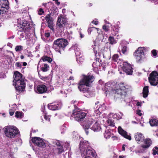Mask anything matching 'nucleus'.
<instances>
[{
	"mask_svg": "<svg viewBox=\"0 0 158 158\" xmlns=\"http://www.w3.org/2000/svg\"><path fill=\"white\" fill-rule=\"evenodd\" d=\"M98 31V28L95 27H91L88 29V33L90 34L92 31L97 32Z\"/></svg>",
	"mask_w": 158,
	"mask_h": 158,
	"instance_id": "36",
	"label": "nucleus"
},
{
	"mask_svg": "<svg viewBox=\"0 0 158 158\" xmlns=\"http://www.w3.org/2000/svg\"><path fill=\"white\" fill-rule=\"evenodd\" d=\"M80 37L81 38H83L84 36V35H82V34H81V33H80Z\"/></svg>",
	"mask_w": 158,
	"mask_h": 158,
	"instance_id": "59",
	"label": "nucleus"
},
{
	"mask_svg": "<svg viewBox=\"0 0 158 158\" xmlns=\"http://www.w3.org/2000/svg\"><path fill=\"white\" fill-rule=\"evenodd\" d=\"M143 143L141 145V147L144 149L148 148L152 144L151 140L149 139H143Z\"/></svg>",
	"mask_w": 158,
	"mask_h": 158,
	"instance_id": "21",
	"label": "nucleus"
},
{
	"mask_svg": "<svg viewBox=\"0 0 158 158\" xmlns=\"http://www.w3.org/2000/svg\"><path fill=\"white\" fill-rule=\"evenodd\" d=\"M8 3L7 0H0V15L7 11L9 8Z\"/></svg>",
	"mask_w": 158,
	"mask_h": 158,
	"instance_id": "11",
	"label": "nucleus"
},
{
	"mask_svg": "<svg viewBox=\"0 0 158 158\" xmlns=\"http://www.w3.org/2000/svg\"><path fill=\"white\" fill-rule=\"evenodd\" d=\"M41 59L44 62L47 61L49 63H50L52 61V60L51 58L47 56H44L42 57Z\"/></svg>",
	"mask_w": 158,
	"mask_h": 158,
	"instance_id": "32",
	"label": "nucleus"
},
{
	"mask_svg": "<svg viewBox=\"0 0 158 158\" xmlns=\"http://www.w3.org/2000/svg\"><path fill=\"white\" fill-rule=\"evenodd\" d=\"M104 138L106 139H109L110 137L112 140L117 139V138L116 136H114L113 134H112L109 130L105 131L104 133Z\"/></svg>",
	"mask_w": 158,
	"mask_h": 158,
	"instance_id": "15",
	"label": "nucleus"
},
{
	"mask_svg": "<svg viewBox=\"0 0 158 158\" xmlns=\"http://www.w3.org/2000/svg\"><path fill=\"white\" fill-rule=\"evenodd\" d=\"M51 117V115H44V118L46 120L48 124H49L50 123V119Z\"/></svg>",
	"mask_w": 158,
	"mask_h": 158,
	"instance_id": "40",
	"label": "nucleus"
},
{
	"mask_svg": "<svg viewBox=\"0 0 158 158\" xmlns=\"http://www.w3.org/2000/svg\"><path fill=\"white\" fill-rule=\"evenodd\" d=\"M96 63L94 62L92 64V66H93V67H96L95 66V65L96 64Z\"/></svg>",
	"mask_w": 158,
	"mask_h": 158,
	"instance_id": "62",
	"label": "nucleus"
},
{
	"mask_svg": "<svg viewBox=\"0 0 158 158\" xmlns=\"http://www.w3.org/2000/svg\"><path fill=\"white\" fill-rule=\"evenodd\" d=\"M60 93L62 94H63L65 93V92L63 91V90H60Z\"/></svg>",
	"mask_w": 158,
	"mask_h": 158,
	"instance_id": "63",
	"label": "nucleus"
},
{
	"mask_svg": "<svg viewBox=\"0 0 158 158\" xmlns=\"http://www.w3.org/2000/svg\"><path fill=\"white\" fill-rule=\"evenodd\" d=\"M118 115L120 116V118H122V116H123V113H120L119 114H118Z\"/></svg>",
	"mask_w": 158,
	"mask_h": 158,
	"instance_id": "58",
	"label": "nucleus"
},
{
	"mask_svg": "<svg viewBox=\"0 0 158 158\" xmlns=\"http://www.w3.org/2000/svg\"><path fill=\"white\" fill-rule=\"evenodd\" d=\"M110 118H115L117 116V115L113 113H110L108 116Z\"/></svg>",
	"mask_w": 158,
	"mask_h": 158,
	"instance_id": "44",
	"label": "nucleus"
},
{
	"mask_svg": "<svg viewBox=\"0 0 158 158\" xmlns=\"http://www.w3.org/2000/svg\"><path fill=\"white\" fill-rule=\"evenodd\" d=\"M76 59L77 62L79 64H82L84 61V58L81 56L76 57Z\"/></svg>",
	"mask_w": 158,
	"mask_h": 158,
	"instance_id": "39",
	"label": "nucleus"
},
{
	"mask_svg": "<svg viewBox=\"0 0 158 158\" xmlns=\"http://www.w3.org/2000/svg\"><path fill=\"white\" fill-rule=\"evenodd\" d=\"M101 127L100 125L97 122H94V124L91 128V129L94 131H98L101 130Z\"/></svg>",
	"mask_w": 158,
	"mask_h": 158,
	"instance_id": "23",
	"label": "nucleus"
},
{
	"mask_svg": "<svg viewBox=\"0 0 158 158\" xmlns=\"http://www.w3.org/2000/svg\"><path fill=\"white\" fill-rule=\"evenodd\" d=\"M58 104L56 103H53L48 104V108L51 110H56L59 109Z\"/></svg>",
	"mask_w": 158,
	"mask_h": 158,
	"instance_id": "24",
	"label": "nucleus"
},
{
	"mask_svg": "<svg viewBox=\"0 0 158 158\" xmlns=\"http://www.w3.org/2000/svg\"><path fill=\"white\" fill-rule=\"evenodd\" d=\"M15 116L17 118L21 119L23 117L24 114L22 112L17 111L15 113Z\"/></svg>",
	"mask_w": 158,
	"mask_h": 158,
	"instance_id": "28",
	"label": "nucleus"
},
{
	"mask_svg": "<svg viewBox=\"0 0 158 158\" xmlns=\"http://www.w3.org/2000/svg\"><path fill=\"white\" fill-rule=\"evenodd\" d=\"M66 37L69 40L73 38V32L72 31H70L69 32H67L66 34Z\"/></svg>",
	"mask_w": 158,
	"mask_h": 158,
	"instance_id": "38",
	"label": "nucleus"
},
{
	"mask_svg": "<svg viewBox=\"0 0 158 158\" xmlns=\"http://www.w3.org/2000/svg\"><path fill=\"white\" fill-rule=\"evenodd\" d=\"M15 65L18 67H21V64L19 62H17L15 64Z\"/></svg>",
	"mask_w": 158,
	"mask_h": 158,
	"instance_id": "53",
	"label": "nucleus"
},
{
	"mask_svg": "<svg viewBox=\"0 0 158 158\" xmlns=\"http://www.w3.org/2000/svg\"><path fill=\"white\" fill-rule=\"evenodd\" d=\"M47 89V87L44 85H40L35 89L36 92L39 94H43L46 92Z\"/></svg>",
	"mask_w": 158,
	"mask_h": 158,
	"instance_id": "16",
	"label": "nucleus"
},
{
	"mask_svg": "<svg viewBox=\"0 0 158 158\" xmlns=\"http://www.w3.org/2000/svg\"><path fill=\"white\" fill-rule=\"evenodd\" d=\"M109 85H110V84H109L107 83H106L105 85V89H106V92H107L108 91L109 92V91L108 90V88L106 87V86H107Z\"/></svg>",
	"mask_w": 158,
	"mask_h": 158,
	"instance_id": "52",
	"label": "nucleus"
},
{
	"mask_svg": "<svg viewBox=\"0 0 158 158\" xmlns=\"http://www.w3.org/2000/svg\"><path fill=\"white\" fill-rule=\"evenodd\" d=\"M45 19L47 22L48 27L52 30H54L53 25V20L52 18L51 17L50 14H48L45 17Z\"/></svg>",
	"mask_w": 158,
	"mask_h": 158,
	"instance_id": "14",
	"label": "nucleus"
},
{
	"mask_svg": "<svg viewBox=\"0 0 158 158\" xmlns=\"http://www.w3.org/2000/svg\"><path fill=\"white\" fill-rule=\"evenodd\" d=\"M141 111L139 110H136V113L139 115L141 116L142 115V113L141 112Z\"/></svg>",
	"mask_w": 158,
	"mask_h": 158,
	"instance_id": "50",
	"label": "nucleus"
},
{
	"mask_svg": "<svg viewBox=\"0 0 158 158\" xmlns=\"http://www.w3.org/2000/svg\"><path fill=\"white\" fill-rule=\"evenodd\" d=\"M92 23H94L95 25H97L98 23V21H93L92 22Z\"/></svg>",
	"mask_w": 158,
	"mask_h": 158,
	"instance_id": "55",
	"label": "nucleus"
},
{
	"mask_svg": "<svg viewBox=\"0 0 158 158\" xmlns=\"http://www.w3.org/2000/svg\"><path fill=\"white\" fill-rule=\"evenodd\" d=\"M149 81L151 85L156 86L158 83V73L156 72H152L148 78Z\"/></svg>",
	"mask_w": 158,
	"mask_h": 158,
	"instance_id": "9",
	"label": "nucleus"
},
{
	"mask_svg": "<svg viewBox=\"0 0 158 158\" xmlns=\"http://www.w3.org/2000/svg\"><path fill=\"white\" fill-rule=\"evenodd\" d=\"M113 60L115 62H118V54L114 55L112 57Z\"/></svg>",
	"mask_w": 158,
	"mask_h": 158,
	"instance_id": "42",
	"label": "nucleus"
},
{
	"mask_svg": "<svg viewBox=\"0 0 158 158\" xmlns=\"http://www.w3.org/2000/svg\"><path fill=\"white\" fill-rule=\"evenodd\" d=\"M52 142L54 146L57 147V148L55 149V151L56 153L58 154H60L64 152V149L63 148V146L59 140H54Z\"/></svg>",
	"mask_w": 158,
	"mask_h": 158,
	"instance_id": "13",
	"label": "nucleus"
},
{
	"mask_svg": "<svg viewBox=\"0 0 158 158\" xmlns=\"http://www.w3.org/2000/svg\"><path fill=\"white\" fill-rule=\"evenodd\" d=\"M130 88V86L129 85L123 83L119 85L118 89H112V90L115 93V97L120 98H125L124 102L128 103L130 102V100L127 99V97L126 96V93Z\"/></svg>",
	"mask_w": 158,
	"mask_h": 158,
	"instance_id": "2",
	"label": "nucleus"
},
{
	"mask_svg": "<svg viewBox=\"0 0 158 158\" xmlns=\"http://www.w3.org/2000/svg\"><path fill=\"white\" fill-rule=\"evenodd\" d=\"M144 47H139L134 53V55L137 62H141L145 60L146 57L144 52Z\"/></svg>",
	"mask_w": 158,
	"mask_h": 158,
	"instance_id": "7",
	"label": "nucleus"
},
{
	"mask_svg": "<svg viewBox=\"0 0 158 158\" xmlns=\"http://www.w3.org/2000/svg\"><path fill=\"white\" fill-rule=\"evenodd\" d=\"M148 86H145L143 90V97L146 98L147 97L148 94Z\"/></svg>",
	"mask_w": 158,
	"mask_h": 158,
	"instance_id": "27",
	"label": "nucleus"
},
{
	"mask_svg": "<svg viewBox=\"0 0 158 158\" xmlns=\"http://www.w3.org/2000/svg\"><path fill=\"white\" fill-rule=\"evenodd\" d=\"M80 150L83 158L86 156L87 152L91 151L93 153H95L94 151L89 146L88 141L86 140L81 141L80 143Z\"/></svg>",
	"mask_w": 158,
	"mask_h": 158,
	"instance_id": "6",
	"label": "nucleus"
},
{
	"mask_svg": "<svg viewBox=\"0 0 158 158\" xmlns=\"http://www.w3.org/2000/svg\"><path fill=\"white\" fill-rule=\"evenodd\" d=\"M86 156L83 158H96V155L95 153H93L91 151L87 152Z\"/></svg>",
	"mask_w": 158,
	"mask_h": 158,
	"instance_id": "26",
	"label": "nucleus"
},
{
	"mask_svg": "<svg viewBox=\"0 0 158 158\" xmlns=\"http://www.w3.org/2000/svg\"><path fill=\"white\" fill-rule=\"evenodd\" d=\"M128 48L127 46H124L122 48V51L123 53L125 54L127 51Z\"/></svg>",
	"mask_w": 158,
	"mask_h": 158,
	"instance_id": "45",
	"label": "nucleus"
},
{
	"mask_svg": "<svg viewBox=\"0 0 158 158\" xmlns=\"http://www.w3.org/2000/svg\"><path fill=\"white\" fill-rule=\"evenodd\" d=\"M45 35L47 37H49L50 36V34L49 32L45 33Z\"/></svg>",
	"mask_w": 158,
	"mask_h": 158,
	"instance_id": "54",
	"label": "nucleus"
},
{
	"mask_svg": "<svg viewBox=\"0 0 158 158\" xmlns=\"http://www.w3.org/2000/svg\"><path fill=\"white\" fill-rule=\"evenodd\" d=\"M72 48L75 50V55L76 56V57H79L80 55H81V53L80 52V49L77 47V45H75Z\"/></svg>",
	"mask_w": 158,
	"mask_h": 158,
	"instance_id": "25",
	"label": "nucleus"
},
{
	"mask_svg": "<svg viewBox=\"0 0 158 158\" xmlns=\"http://www.w3.org/2000/svg\"><path fill=\"white\" fill-rule=\"evenodd\" d=\"M103 29L106 32H107L109 30L108 26H107L106 25H104L103 26Z\"/></svg>",
	"mask_w": 158,
	"mask_h": 158,
	"instance_id": "47",
	"label": "nucleus"
},
{
	"mask_svg": "<svg viewBox=\"0 0 158 158\" xmlns=\"http://www.w3.org/2000/svg\"><path fill=\"white\" fill-rule=\"evenodd\" d=\"M13 81L14 85L17 90L19 91H23L25 89V84L22 75L18 71L14 73Z\"/></svg>",
	"mask_w": 158,
	"mask_h": 158,
	"instance_id": "3",
	"label": "nucleus"
},
{
	"mask_svg": "<svg viewBox=\"0 0 158 158\" xmlns=\"http://www.w3.org/2000/svg\"><path fill=\"white\" fill-rule=\"evenodd\" d=\"M4 130L5 135L11 139L16 137L19 133L17 128L13 126H8L5 127Z\"/></svg>",
	"mask_w": 158,
	"mask_h": 158,
	"instance_id": "5",
	"label": "nucleus"
},
{
	"mask_svg": "<svg viewBox=\"0 0 158 158\" xmlns=\"http://www.w3.org/2000/svg\"><path fill=\"white\" fill-rule=\"evenodd\" d=\"M14 110H13L11 109L10 110H9V113L11 116H12L14 114Z\"/></svg>",
	"mask_w": 158,
	"mask_h": 158,
	"instance_id": "51",
	"label": "nucleus"
},
{
	"mask_svg": "<svg viewBox=\"0 0 158 158\" xmlns=\"http://www.w3.org/2000/svg\"><path fill=\"white\" fill-rule=\"evenodd\" d=\"M49 69V66L46 64H44L41 67V70L44 72H46Z\"/></svg>",
	"mask_w": 158,
	"mask_h": 158,
	"instance_id": "35",
	"label": "nucleus"
},
{
	"mask_svg": "<svg viewBox=\"0 0 158 158\" xmlns=\"http://www.w3.org/2000/svg\"><path fill=\"white\" fill-rule=\"evenodd\" d=\"M108 41L110 44H115L117 43V40L114 39L113 37L110 36L108 38Z\"/></svg>",
	"mask_w": 158,
	"mask_h": 158,
	"instance_id": "34",
	"label": "nucleus"
},
{
	"mask_svg": "<svg viewBox=\"0 0 158 158\" xmlns=\"http://www.w3.org/2000/svg\"><path fill=\"white\" fill-rule=\"evenodd\" d=\"M92 48L94 53L95 55H96L97 54V50L98 49V47L97 45H96L95 42H93V44L92 46Z\"/></svg>",
	"mask_w": 158,
	"mask_h": 158,
	"instance_id": "30",
	"label": "nucleus"
},
{
	"mask_svg": "<svg viewBox=\"0 0 158 158\" xmlns=\"http://www.w3.org/2000/svg\"><path fill=\"white\" fill-rule=\"evenodd\" d=\"M152 53L153 55L154 56H156L157 55L156 51V50H153L152 51Z\"/></svg>",
	"mask_w": 158,
	"mask_h": 158,
	"instance_id": "48",
	"label": "nucleus"
},
{
	"mask_svg": "<svg viewBox=\"0 0 158 158\" xmlns=\"http://www.w3.org/2000/svg\"><path fill=\"white\" fill-rule=\"evenodd\" d=\"M124 145H123L122 147V151H125V148L124 147Z\"/></svg>",
	"mask_w": 158,
	"mask_h": 158,
	"instance_id": "61",
	"label": "nucleus"
},
{
	"mask_svg": "<svg viewBox=\"0 0 158 158\" xmlns=\"http://www.w3.org/2000/svg\"><path fill=\"white\" fill-rule=\"evenodd\" d=\"M149 123L152 126H157L158 124V121L156 119H152L150 120Z\"/></svg>",
	"mask_w": 158,
	"mask_h": 158,
	"instance_id": "29",
	"label": "nucleus"
},
{
	"mask_svg": "<svg viewBox=\"0 0 158 158\" xmlns=\"http://www.w3.org/2000/svg\"><path fill=\"white\" fill-rule=\"evenodd\" d=\"M134 138L135 140L138 143L139 142L143 140L144 136L141 133H136L134 135Z\"/></svg>",
	"mask_w": 158,
	"mask_h": 158,
	"instance_id": "20",
	"label": "nucleus"
},
{
	"mask_svg": "<svg viewBox=\"0 0 158 158\" xmlns=\"http://www.w3.org/2000/svg\"><path fill=\"white\" fill-rule=\"evenodd\" d=\"M95 122V121L94 120L92 119V118H89L88 121H86L83 126H85V125H89V127L90 125H91L93 123Z\"/></svg>",
	"mask_w": 158,
	"mask_h": 158,
	"instance_id": "33",
	"label": "nucleus"
},
{
	"mask_svg": "<svg viewBox=\"0 0 158 158\" xmlns=\"http://www.w3.org/2000/svg\"><path fill=\"white\" fill-rule=\"evenodd\" d=\"M20 25L22 26L21 29L22 30H27L29 31L30 29L29 24L26 20H24L20 22Z\"/></svg>",
	"mask_w": 158,
	"mask_h": 158,
	"instance_id": "18",
	"label": "nucleus"
},
{
	"mask_svg": "<svg viewBox=\"0 0 158 158\" xmlns=\"http://www.w3.org/2000/svg\"><path fill=\"white\" fill-rule=\"evenodd\" d=\"M66 22V20L64 18L61 16L59 17L57 23V27L60 28L63 27Z\"/></svg>",
	"mask_w": 158,
	"mask_h": 158,
	"instance_id": "17",
	"label": "nucleus"
},
{
	"mask_svg": "<svg viewBox=\"0 0 158 158\" xmlns=\"http://www.w3.org/2000/svg\"><path fill=\"white\" fill-rule=\"evenodd\" d=\"M84 128L85 129V131L86 134L88 135L89 132V125H85V126H84Z\"/></svg>",
	"mask_w": 158,
	"mask_h": 158,
	"instance_id": "43",
	"label": "nucleus"
},
{
	"mask_svg": "<svg viewBox=\"0 0 158 158\" xmlns=\"http://www.w3.org/2000/svg\"><path fill=\"white\" fill-rule=\"evenodd\" d=\"M106 122L109 126L112 127H114V121L112 119H109L107 120Z\"/></svg>",
	"mask_w": 158,
	"mask_h": 158,
	"instance_id": "37",
	"label": "nucleus"
},
{
	"mask_svg": "<svg viewBox=\"0 0 158 158\" xmlns=\"http://www.w3.org/2000/svg\"><path fill=\"white\" fill-rule=\"evenodd\" d=\"M29 31H27V30H22L20 28L19 30L18 31V34L19 35V39L21 40V39L23 38L25 35L27 36L28 35Z\"/></svg>",
	"mask_w": 158,
	"mask_h": 158,
	"instance_id": "22",
	"label": "nucleus"
},
{
	"mask_svg": "<svg viewBox=\"0 0 158 158\" xmlns=\"http://www.w3.org/2000/svg\"><path fill=\"white\" fill-rule=\"evenodd\" d=\"M68 41L65 39H58L53 43V48L57 52L60 53L61 50H64L68 44Z\"/></svg>",
	"mask_w": 158,
	"mask_h": 158,
	"instance_id": "4",
	"label": "nucleus"
},
{
	"mask_svg": "<svg viewBox=\"0 0 158 158\" xmlns=\"http://www.w3.org/2000/svg\"><path fill=\"white\" fill-rule=\"evenodd\" d=\"M136 105L137 106H140L141 105V103L139 102H137Z\"/></svg>",
	"mask_w": 158,
	"mask_h": 158,
	"instance_id": "57",
	"label": "nucleus"
},
{
	"mask_svg": "<svg viewBox=\"0 0 158 158\" xmlns=\"http://www.w3.org/2000/svg\"><path fill=\"white\" fill-rule=\"evenodd\" d=\"M152 154L153 155H155L156 154H158V148L157 147H155L152 150Z\"/></svg>",
	"mask_w": 158,
	"mask_h": 158,
	"instance_id": "41",
	"label": "nucleus"
},
{
	"mask_svg": "<svg viewBox=\"0 0 158 158\" xmlns=\"http://www.w3.org/2000/svg\"><path fill=\"white\" fill-rule=\"evenodd\" d=\"M86 116V114L82 111L75 110L71 115V117L74 118L75 120L80 121L82 120Z\"/></svg>",
	"mask_w": 158,
	"mask_h": 158,
	"instance_id": "8",
	"label": "nucleus"
},
{
	"mask_svg": "<svg viewBox=\"0 0 158 158\" xmlns=\"http://www.w3.org/2000/svg\"><path fill=\"white\" fill-rule=\"evenodd\" d=\"M31 141L33 143L41 148H44L46 146L45 141L40 138L36 137H33Z\"/></svg>",
	"mask_w": 158,
	"mask_h": 158,
	"instance_id": "10",
	"label": "nucleus"
},
{
	"mask_svg": "<svg viewBox=\"0 0 158 158\" xmlns=\"http://www.w3.org/2000/svg\"><path fill=\"white\" fill-rule=\"evenodd\" d=\"M125 157V156H119L118 158H124Z\"/></svg>",
	"mask_w": 158,
	"mask_h": 158,
	"instance_id": "64",
	"label": "nucleus"
},
{
	"mask_svg": "<svg viewBox=\"0 0 158 158\" xmlns=\"http://www.w3.org/2000/svg\"><path fill=\"white\" fill-rule=\"evenodd\" d=\"M39 77H40V79L42 80H44L46 78V77H44L43 76H41L40 74H39Z\"/></svg>",
	"mask_w": 158,
	"mask_h": 158,
	"instance_id": "56",
	"label": "nucleus"
},
{
	"mask_svg": "<svg viewBox=\"0 0 158 158\" xmlns=\"http://www.w3.org/2000/svg\"><path fill=\"white\" fill-rule=\"evenodd\" d=\"M118 133L124 138L129 139V140H131V136L128 135L127 134V132L124 131L121 127H118Z\"/></svg>",
	"mask_w": 158,
	"mask_h": 158,
	"instance_id": "19",
	"label": "nucleus"
},
{
	"mask_svg": "<svg viewBox=\"0 0 158 158\" xmlns=\"http://www.w3.org/2000/svg\"><path fill=\"white\" fill-rule=\"evenodd\" d=\"M56 3L58 5H59L60 4V2L58 1V0H56L55 1Z\"/></svg>",
	"mask_w": 158,
	"mask_h": 158,
	"instance_id": "60",
	"label": "nucleus"
},
{
	"mask_svg": "<svg viewBox=\"0 0 158 158\" xmlns=\"http://www.w3.org/2000/svg\"><path fill=\"white\" fill-rule=\"evenodd\" d=\"M96 108L99 112L104 110L106 109V107L104 106V104H103L102 105H100L99 106H96Z\"/></svg>",
	"mask_w": 158,
	"mask_h": 158,
	"instance_id": "31",
	"label": "nucleus"
},
{
	"mask_svg": "<svg viewBox=\"0 0 158 158\" xmlns=\"http://www.w3.org/2000/svg\"><path fill=\"white\" fill-rule=\"evenodd\" d=\"M122 69L127 75H132L133 72L132 66L127 62H123Z\"/></svg>",
	"mask_w": 158,
	"mask_h": 158,
	"instance_id": "12",
	"label": "nucleus"
},
{
	"mask_svg": "<svg viewBox=\"0 0 158 158\" xmlns=\"http://www.w3.org/2000/svg\"><path fill=\"white\" fill-rule=\"evenodd\" d=\"M23 48V47L22 46H16L15 48V51L17 52L21 51L22 50Z\"/></svg>",
	"mask_w": 158,
	"mask_h": 158,
	"instance_id": "46",
	"label": "nucleus"
},
{
	"mask_svg": "<svg viewBox=\"0 0 158 158\" xmlns=\"http://www.w3.org/2000/svg\"><path fill=\"white\" fill-rule=\"evenodd\" d=\"M94 80V77L92 75L88 73L87 75L84 76L83 78L81 79L79 83L78 88L80 91L85 93L84 96L89 98L92 97L93 94L89 91L86 86H89L93 82Z\"/></svg>",
	"mask_w": 158,
	"mask_h": 158,
	"instance_id": "1",
	"label": "nucleus"
},
{
	"mask_svg": "<svg viewBox=\"0 0 158 158\" xmlns=\"http://www.w3.org/2000/svg\"><path fill=\"white\" fill-rule=\"evenodd\" d=\"M44 12L43 9L40 8L38 14L39 15H42L43 13H44Z\"/></svg>",
	"mask_w": 158,
	"mask_h": 158,
	"instance_id": "49",
	"label": "nucleus"
}]
</instances>
